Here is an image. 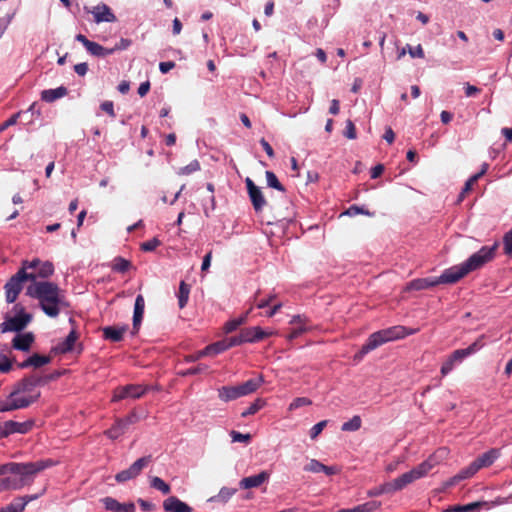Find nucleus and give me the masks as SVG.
<instances>
[{
  "label": "nucleus",
  "mask_w": 512,
  "mask_h": 512,
  "mask_svg": "<svg viewBox=\"0 0 512 512\" xmlns=\"http://www.w3.org/2000/svg\"><path fill=\"white\" fill-rule=\"evenodd\" d=\"M483 337H479L475 342H473L471 345H469L465 349H457L453 351L450 356L453 361H455L456 364L461 363L465 358L469 357L470 355L474 354L478 350H480L484 343H483Z\"/></svg>",
  "instance_id": "20"
},
{
  "label": "nucleus",
  "mask_w": 512,
  "mask_h": 512,
  "mask_svg": "<svg viewBox=\"0 0 512 512\" xmlns=\"http://www.w3.org/2000/svg\"><path fill=\"white\" fill-rule=\"evenodd\" d=\"M205 349L208 355H216L228 350L224 339L206 346Z\"/></svg>",
  "instance_id": "42"
},
{
  "label": "nucleus",
  "mask_w": 512,
  "mask_h": 512,
  "mask_svg": "<svg viewBox=\"0 0 512 512\" xmlns=\"http://www.w3.org/2000/svg\"><path fill=\"white\" fill-rule=\"evenodd\" d=\"M131 44L132 41L130 39L121 38L118 43H116L113 47L109 48V50H111V55L116 51L126 50Z\"/></svg>",
  "instance_id": "57"
},
{
  "label": "nucleus",
  "mask_w": 512,
  "mask_h": 512,
  "mask_svg": "<svg viewBox=\"0 0 512 512\" xmlns=\"http://www.w3.org/2000/svg\"><path fill=\"white\" fill-rule=\"evenodd\" d=\"M469 274L468 269L461 263L459 265L452 266L437 277L439 284H454Z\"/></svg>",
  "instance_id": "13"
},
{
  "label": "nucleus",
  "mask_w": 512,
  "mask_h": 512,
  "mask_svg": "<svg viewBox=\"0 0 512 512\" xmlns=\"http://www.w3.org/2000/svg\"><path fill=\"white\" fill-rule=\"evenodd\" d=\"M436 285H439L438 278L437 277H427V278H419L412 280L409 285L408 289L410 290H424L431 287H434Z\"/></svg>",
  "instance_id": "31"
},
{
  "label": "nucleus",
  "mask_w": 512,
  "mask_h": 512,
  "mask_svg": "<svg viewBox=\"0 0 512 512\" xmlns=\"http://www.w3.org/2000/svg\"><path fill=\"white\" fill-rule=\"evenodd\" d=\"M208 370V366L205 364H199L195 367H191L189 369H186L184 371L179 372V375L181 376H189V375H196L199 373L206 372Z\"/></svg>",
  "instance_id": "49"
},
{
  "label": "nucleus",
  "mask_w": 512,
  "mask_h": 512,
  "mask_svg": "<svg viewBox=\"0 0 512 512\" xmlns=\"http://www.w3.org/2000/svg\"><path fill=\"white\" fill-rule=\"evenodd\" d=\"M147 391V388L139 384H129L117 387L114 390L112 401H120L126 398L138 399Z\"/></svg>",
  "instance_id": "12"
},
{
  "label": "nucleus",
  "mask_w": 512,
  "mask_h": 512,
  "mask_svg": "<svg viewBox=\"0 0 512 512\" xmlns=\"http://www.w3.org/2000/svg\"><path fill=\"white\" fill-rule=\"evenodd\" d=\"M304 471L312 473L323 472L326 475H335L339 472L337 466H326L316 459H311L305 466Z\"/></svg>",
  "instance_id": "24"
},
{
  "label": "nucleus",
  "mask_w": 512,
  "mask_h": 512,
  "mask_svg": "<svg viewBox=\"0 0 512 512\" xmlns=\"http://www.w3.org/2000/svg\"><path fill=\"white\" fill-rule=\"evenodd\" d=\"M75 39L82 43L86 50L93 56L106 57L111 55V50H109V48L103 47L100 44L87 39L83 34H77Z\"/></svg>",
  "instance_id": "17"
},
{
  "label": "nucleus",
  "mask_w": 512,
  "mask_h": 512,
  "mask_svg": "<svg viewBox=\"0 0 512 512\" xmlns=\"http://www.w3.org/2000/svg\"><path fill=\"white\" fill-rule=\"evenodd\" d=\"M246 319H247V316L243 315L238 318L229 320L224 325V331L226 333H231V332L235 331L239 326H241L242 324H244L246 322Z\"/></svg>",
  "instance_id": "41"
},
{
  "label": "nucleus",
  "mask_w": 512,
  "mask_h": 512,
  "mask_svg": "<svg viewBox=\"0 0 512 512\" xmlns=\"http://www.w3.org/2000/svg\"><path fill=\"white\" fill-rule=\"evenodd\" d=\"M479 180L478 176L474 174L471 176L465 183L461 193L458 196V202H462L466 196L467 193H469L472 190L473 185Z\"/></svg>",
  "instance_id": "44"
},
{
  "label": "nucleus",
  "mask_w": 512,
  "mask_h": 512,
  "mask_svg": "<svg viewBox=\"0 0 512 512\" xmlns=\"http://www.w3.org/2000/svg\"><path fill=\"white\" fill-rule=\"evenodd\" d=\"M8 464L18 467L14 469L15 471H7L4 475H0V493L20 490L30 485L36 474L52 466L53 461L48 459L27 463L9 462Z\"/></svg>",
  "instance_id": "2"
},
{
  "label": "nucleus",
  "mask_w": 512,
  "mask_h": 512,
  "mask_svg": "<svg viewBox=\"0 0 512 512\" xmlns=\"http://www.w3.org/2000/svg\"><path fill=\"white\" fill-rule=\"evenodd\" d=\"M34 420H27L24 422H17L8 420L0 424V438H6L11 434L19 433L26 434L32 430Z\"/></svg>",
  "instance_id": "10"
},
{
  "label": "nucleus",
  "mask_w": 512,
  "mask_h": 512,
  "mask_svg": "<svg viewBox=\"0 0 512 512\" xmlns=\"http://www.w3.org/2000/svg\"><path fill=\"white\" fill-rule=\"evenodd\" d=\"M32 363L33 367L39 368L43 365H46L50 363L51 358L49 356L39 355V354H33L32 355Z\"/></svg>",
  "instance_id": "55"
},
{
  "label": "nucleus",
  "mask_w": 512,
  "mask_h": 512,
  "mask_svg": "<svg viewBox=\"0 0 512 512\" xmlns=\"http://www.w3.org/2000/svg\"><path fill=\"white\" fill-rule=\"evenodd\" d=\"M266 405V401L262 398H257L254 400L250 406L241 413L242 417H248L250 415L256 414L260 409H262Z\"/></svg>",
  "instance_id": "36"
},
{
  "label": "nucleus",
  "mask_w": 512,
  "mask_h": 512,
  "mask_svg": "<svg viewBox=\"0 0 512 512\" xmlns=\"http://www.w3.org/2000/svg\"><path fill=\"white\" fill-rule=\"evenodd\" d=\"M160 245L161 241L158 238L154 237L148 241L143 242L141 244V250L145 252H152Z\"/></svg>",
  "instance_id": "51"
},
{
  "label": "nucleus",
  "mask_w": 512,
  "mask_h": 512,
  "mask_svg": "<svg viewBox=\"0 0 512 512\" xmlns=\"http://www.w3.org/2000/svg\"><path fill=\"white\" fill-rule=\"evenodd\" d=\"M12 362L2 353H0V372L7 373L11 370Z\"/></svg>",
  "instance_id": "60"
},
{
  "label": "nucleus",
  "mask_w": 512,
  "mask_h": 512,
  "mask_svg": "<svg viewBox=\"0 0 512 512\" xmlns=\"http://www.w3.org/2000/svg\"><path fill=\"white\" fill-rule=\"evenodd\" d=\"M407 47H408V53L410 54V56L412 58H424V56H425L424 50L420 44L417 45L415 48H413L409 45H407Z\"/></svg>",
  "instance_id": "61"
},
{
  "label": "nucleus",
  "mask_w": 512,
  "mask_h": 512,
  "mask_svg": "<svg viewBox=\"0 0 512 512\" xmlns=\"http://www.w3.org/2000/svg\"><path fill=\"white\" fill-rule=\"evenodd\" d=\"M166 512H192V508L176 496H170L163 501Z\"/></svg>",
  "instance_id": "23"
},
{
  "label": "nucleus",
  "mask_w": 512,
  "mask_h": 512,
  "mask_svg": "<svg viewBox=\"0 0 512 512\" xmlns=\"http://www.w3.org/2000/svg\"><path fill=\"white\" fill-rule=\"evenodd\" d=\"M327 423H328L327 420H322V421L318 422L317 424H315L310 429V438L316 439L318 437V435L323 431V429L327 426Z\"/></svg>",
  "instance_id": "56"
},
{
  "label": "nucleus",
  "mask_w": 512,
  "mask_h": 512,
  "mask_svg": "<svg viewBox=\"0 0 512 512\" xmlns=\"http://www.w3.org/2000/svg\"><path fill=\"white\" fill-rule=\"evenodd\" d=\"M484 502H472L466 505H455L449 508L448 512H470L482 507Z\"/></svg>",
  "instance_id": "37"
},
{
  "label": "nucleus",
  "mask_w": 512,
  "mask_h": 512,
  "mask_svg": "<svg viewBox=\"0 0 512 512\" xmlns=\"http://www.w3.org/2000/svg\"><path fill=\"white\" fill-rule=\"evenodd\" d=\"M77 339V332L75 330H71L68 336L53 348V351L59 354H66L73 350V347Z\"/></svg>",
  "instance_id": "30"
},
{
  "label": "nucleus",
  "mask_w": 512,
  "mask_h": 512,
  "mask_svg": "<svg viewBox=\"0 0 512 512\" xmlns=\"http://www.w3.org/2000/svg\"><path fill=\"white\" fill-rule=\"evenodd\" d=\"M150 486L167 495L171 492L170 486L158 476H154L150 480Z\"/></svg>",
  "instance_id": "38"
},
{
  "label": "nucleus",
  "mask_w": 512,
  "mask_h": 512,
  "mask_svg": "<svg viewBox=\"0 0 512 512\" xmlns=\"http://www.w3.org/2000/svg\"><path fill=\"white\" fill-rule=\"evenodd\" d=\"M455 365V361H453L451 356L449 355L448 358L443 362L440 369L442 377L448 375L454 369Z\"/></svg>",
  "instance_id": "54"
},
{
  "label": "nucleus",
  "mask_w": 512,
  "mask_h": 512,
  "mask_svg": "<svg viewBox=\"0 0 512 512\" xmlns=\"http://www.w3.org/2000/svg\"><path fill=\"white\" fill-rule=\"evenodd\" d=\"M40 397V392L35 394L34 396L29 397H17L12 396V392L10 393L8 399L6 401L0 402V412H8L21 408H26L30 406L32 403L37 401Z\"/></svg>",
  "instance_id": "11"
},
{
  "label": "nucleus",
  "mask_w": 512,
  "mask_h": 512,
  "mask_svg": "<svg viewBox=\"0 0 512 512\" xmlns=\"http://www.w3.org/2000/svg\"><path fill=\"white\" fill-rule=\"evenodd\" d=\"M235 488H228L223 487L220 489L218 495L213 496L209 499V501H221V502H227L235 493Z\"/></svg>",
  "instance_id": "39"
},
{
  "label": "nucleus",
  "mask_w": 512,
  "mask_h": 512,
  "mask_svg": "<svg viewBox=\"0 0 512 512\" xmlns=\"http://www.w3.org/2000/svg\"><path fill=\"white\" fill-rule=\"evenodd\" d=\"M128 328V325L103 327V339L115 343L120 342L123 340L125 333L128 331Z\"/></svg>",
  "instance_id": "21"
},
{
  "label": "nucleus",
  "mask_w": 512,
  "mask_h": 512,
  "mask_svg": "<svg viewBox=\"0 0 512 512\" xmlns=\"http://www.w3.org/2000/svg\"><path fill=\"white\" fill-rule=\"evenodd\" d=\"M151 462V455L137 459L134 463L130 465L129 468L122 470L115 475L116 481L122 483L136 478L138 475L141 474L142 470L146 468Z\"/></svg>",
  "instance_id": "9"
},
{
  "label": "nucleus",
  "mask_w": 512,
  "mask_h": 512,
  "mask_svg": "<svg viewBox=\"0 0 512 512\" xmlns=\"http://www.w3.org/2000/svg\"><path fill=\"white\" fill-rule=\"evenodd\" d=\"M29 278H33L32 275H27L21 267L5 284V297L8 303H14L19 296L23 288V283L29 281Z\"/></svg>",
  "instance_id": "8"
},
{
  "label": "nucleus",
  "mask_w": 512,
  "mask_h": 512,
  "mask_svg": "<svg viewBox=\"0 0 512 512\" xmlns=\"http://www.w3.org/2000/svg\"><path fill=\"white\" fill-rule=\"evenodd\" d=\"M503 250L508 256L512 255V228L504 234L503 237Z\"/></svg>",
  "instance_id": "50"
},
{
  "label": "nucleus",
  "mask_w": 512,
  "mask_h": 512,
  "mask_svg": "<svg viewBox=\"0 0 512 512\" xmlns=\"http://www.w3.org/2000/svg\"><path fill=\"white\" fill-rule=\"evenodd\" d=\"M189 294H190V286L184 282L181 281L179 285V291L177 294L178 297V306L180 309H183L189 300Z\"/></svg>",
  "instance_id": "34"
},
{
  "label": "nucleus",
  "mask_w": 512,
  "mask_h": 512,
  "mask_svg": "<svg viewBox=\"0 0 512 512\" xmlns=\"http://www.w3.org/2000/svg\"><path fill=\"white\" fill-rule=\"evenodd\" d=\"M25 509V502L19 497H16L10 504L6 506L7 512H23Z\"/></svg>",
  "instance_id": "46"
},
{
  "label": "nucleus",
  "mask_w": 512,
  "mask_h": 512,
  "mask_svg": "<svg viewBox=\"0 0 512 512\" xmlns=\"http://www.w3.org/2000/svg\"><path fill=\"white\" fill-rule=\"evenodd\" d=\"M134 422H135L134 415L128 416L124 419H119L115 422V424L111 428L106 430L104 432V434L108 438L115 440V439L119 438L121 435H123L125 433V431L127 430L128 426L133 424Z\"/></svg>",
  "instance_id": "18"
},
{
  "label": "nucleus",
  "mask_w": 512,
  "mask_h": 512,
  "mask_svg": "<svg viewBox=\"0 0 512 512\" xmlns=\"http://www.w3.org/2000/svg\"><path fill=\"white\" fill-rule=\"evenodd\" d=\"M416 330H408L405 326H393L372 333L367 341L362 345L361 349L355 354L354 358L361 360L367 353L375 350L379 346L398 339H402L407 335L414 334Z\"/></svg>",
  "instance_id": "3"
},
{
  "label": "nucleus",
  "mask_w": 512,
  "mask_h": 512,
  "mask_svg": "<svg viewBox=\"0 0 512 512\" xmlns=\"http://www.w3.org/2000/svg\"><path fill=\"white\" fill-rule=\"evenodd\" d=\"M477 472H478L477 469L475 468L473 463H471L468 467L462 469L459 473H457V476H458L459 480L462 481V480L472 477Z\"/></svg>",
  "instance_id": "52"
},
{
  "label": "nucleus",
  "mask_w": 512,
  "mask_h": 512,
  "mask_svg": "<svg viewBox=\"0 0 512 512\" xmlns=\"http://www.w3.org/2000/svg\"><path fill=\"white\" fill-rule=\"evenodd\" d=\"M91 13L94 15V20L96 23L116 21V16L113 14L110 7L104 3L95 6Z\"/></svg>",
  "instance_id": "22"
},
{
  "label": "nucleus",
  "mask_w": 512,
  "mask_h": 512,
  "mask_svg": "<svg viewBox=\"0 0 512 512\" xmlns=\"http://www.w3.org/2000/svg\"><path fill=\"white\" fill-rule=\"evenodd\" d=\"M263 383V376L259 375L256 378L249 379L236 386H222L218 389V397L224 402L236 400L240 397L254 393Z\"/></svg>",
  "instance_id": "4"
},
{
  "label": "nucleus",
  "mask_w": 512,
  "mask_h": 512,
  "mask_svg": "<svg viewBox=\"0 0 512 512\" xmlns=\"http://www.w3.org/2000/svg\"><path fill=\"white\" fill-rule=\"evenodd\" d=\"M358 214H364L367 216H371L372 213L369 211L364 210L362 207H359L357 205L350 206L345 212H343L341 215H347V216H356Z\"/></svg>",
  "instance_id": "53"
},
{
  "label": "nucleus",
  "mask_w": 512,
  "mask_h": 512,
  "mask_svg": "<svg viewBox=\"0 0 512 512\" xmlns=\"http://www.w3.org/2000/svg\"><path fill=\"white\" fill-rule=\"evenodd\" d=\"M438 464L437 454L431 455L427 460L420 463L418 466L413 468V472L417 479H420L428 474Z\"/></svg>",
  "instance_id": "29"
},
{
  "label": "nucleus",
  "mask_w": 512,
  "mask_h": 512,
  "mask_svg": "<svg viewBox=\"0 0 512 512\" xmlns=\"http://www.w3.org/2000/svg\"><path fill=\"white\" fill-rule=\"evenodd\" d=\"M111 268L115 272L126 273L129 269L132 268V263L121 256H117L113 259Z\"/></svg>",
  "instance_id": "33"
},
{
  "label": "nucleus",
  "mask_w": 512,
  "mask_h": 512,
  "mask_svg": "<svg viewBox=\"0 0 512 512\" xmlns=\"http://www.w3.org/2000/svg\"><path fill=\"white\" fill-rule=\"evenodd\" d=\"M68 93V90L64 86H60L56 89H47L43 90L41 92V100L51 103L54 102L57 99H60L64 96H66Z\"/></svg>",
  "instance_id": "32"
},
{
  "label": "nucleus",
  "mask_w": 512,
  "mask_h": 512,
  "mask_svg": "<svg viewBox=\"0 0 512 512\" xmlns=\"http://www.w3.org/2000/svg\"><path fill=\"white\" fill-rule=\"evenodd\" d=\"M101 502L103 503L106 510L119 512L120 503L116 499L112 497H105L101 499Z\"/></svg>",
  "instance_id": "47"
},
{
  "label": "nucleus",
  "mask_w": 512,
  "mask_h": 512,
  "mask_svg": "<svg viewBox=\"0 0 512 512\" xmlns=\"http://www.w3.org/2000/svg\"><path fill=\"white\" fill-rule=\"evenodd\" d=\"M200 170V163L198 160L191 161L188 165L182 167L179 169L178 174L179 175H189L191 173H194L196 171Z\"/></svg>",
  "instance_id": "45"
},
{
  "label": "nucleus",
  "mask_w": 512,
  "mask_h": 512,
  "mask_svg": "<svg viewBox=\"0 0 512 512\" xmlns=\"http://www.w3.org/2000/svg\"><path fill=\"white\" fill-rule=\"evenodd\" d=\"M34 342V335L32 332L17 334L12 340V347L16 350L27 352L30 350Z\"/></svg>",
  "instance_id": "25"
},
{
  "label": "nucleus",
  "mask_w": 512,
  "mask_h": 512,
  "mask_svg": "<svg viewBox=\"0 0 512 512\" xmlns=\"http://www.w3.org/2000/svg\"><path fill=\"white\" fill-rule=\"evenodd\" d=\"M14 311L16 312L15 316H6L4 322L0 324L1 333H19L22 330H24L27 327V325L32 321V315L25 312V308L22 305L16 304L14 306Z\"/></svg>",
  "instance_id": "5"
},
{
  "label": "nucleus",
  "mask_w": 512,
  "mask_h": 512,
  "mask_svg": "<svg viewBox=\"0 0 512 512\" xmlns=\"http://www.w3.org/2000/svg\"><path fill=\"white\" fill-rule=\"evenodd\" d=\"M243 343H254L265 339L270 336L271 332L264 331L259 326L244 328L240 331Z\"/></svg>",
  "instance_id": "19"
},
{
  "label": "nucleus",
  "mask_w": 512,
  "mask_h": 512,
  "mask_svg": "<svg viewBox=\"0 0 512 512\" xmlns=\"http://www.w3.org/2000/svg\"><path fill=\"white\" fill-rule=\"evenodd\" d=\"M224 340L226 343V347L228 349L232 348L234 346H239V345L243 344L240 333H239V335L231 336V337L225 338Z\"/></svg>",
  "instance_id": "62"
},
{
  "label": "nucleus",
  "mask_w": 512,
  "mask_h": 512,
  "mask_svg": "<svg viewBox=\"0 0 512 512\" xmlns=\"http://www.w3.org/2000/svg\"><path fill=\"white\" fill-rule=\"evenodd\" d=\"M499 453L496 449H491L482 455L478 456L472 463L479 471L481 468L489 467L498 458Z\"/></svg>",
  "instance_id": "28"
},
{
  "label": "nucleus",
  "mask_w": 512,
  "mask_h": 512,
  "mask_svg": "<svg viewBox=\"0 0 512 512\" xmlns=\"http://www.w3.org/2000/svg\"><path fill=\"white\" fill-rule=\"evenodd\" d=\"M21 268L27 272V275H32L33 278H29L32 283L38 282L37 278L47 279L54 273V265L50 261H42L39 258L33 260H23L21 262Z\"/></svg>",
  "instance_id": "6"
},
{
  "label": "nucleus",
  "mask_w": 512,
  "mask_h": 512,
  "mask_svg": "<svg viewBox=\"0 0 512 512\" xmlns=\"http://www.w3.org/2000/svg\"><path fill=\"white\" fill-rule=\"evenodd\" d=\"M230 436L232 438V441L233 442H244V443H248L251 439V435L250 434H242L238 431H231L230 433Z\"/></svg>",
  "instance_id": "58"
},
{
  "label": "nucleus",
  "mask_w": 512,
  "mask_h": 512,
  "mask_svg": "<svg viewBox=\"0 0 512 512\" xmlns=\"http://www.w3.org/2000/svg\"><path fill=\"white\" fill-rule=\"evenodd\" d=\"M245 183L254 210L256 212L262 211L264 206L267 204L262 191L249 177L246 178Z\"/></svg>",
  "instance_id": "15"
},
{
  "label": "nucleus",
  "mask_w": 512,
  "mask_h": 512,
  "mask_svg": "<svg viewBox=\"0 0 512 512\" xmlns=\"http://www.w3.org/2000/svg\"><path fill=\"white\" fill-rule=\"evenodd\" d=\"M308 329L301 325L300 327L294 328L288 335L289 340H293L298 338L300 335H302L304 332H306Z\"/></svg>",
  "instance_id": "64"
},
{
  "label": "nucleus",
  "mask_w": 512,
  "mask_h": 512,
  "mask_svg": "<svg viewBox=\"0 0 512 512\" xmlns=\"http://www.w3.org/2000/svg\"><path fill=\"white\" fill-rule=\"evenodd\" d=\"M269 478V473L266 471H262L257 475H252L249 477L243 478L239 486L242 489H251L261 486L266 480Z\"/></svg>",
  "instance_id": "26"
},
{
  "label": "nucleus",
  "mask_w": 512,
  "mask_h": 512,
  "mask_svg": "<svg viewBox=\"0 0 512 512\" xmlns=\"http://www.w3.org/2000/svg\"><path fill=\"white\" fill-rule=\"evenodd\" d=\"M344 135L348 139H355L356 136H357L356 135L355 125H354V123L351 120H347L346 121V127H345V131H344Z\"/></svg>",
  "instance_id": "59"
},
{
  "label": "nucleus",
  "mask_w": 512,
  "mask_h": 512,
  "mask_svg": "<svg viewBox=\"0 0 512 512\" xmlns=\"http://www.w3.org/2000/svg\"><path fill=\"white\" fill-rule=\"evenodd\" d=\"M144 308H145L144 297L141 294H139L135 299L132 334H136L139 330L140 324L143 319Z\"/></svg>",
  "instance_id": "27"
},
{
  "label": "nucleus",
  "mask_w": 512,
  "mask_h": 512,
  "mask_svg": "<svg viewBox=\"0 0 512 512\" xmlns=\"http://www.w3.org/2000/svg\"><path fill=\"white\" fill-rule=\"evenodd\" d=\"M100 108L101 110H103L104 112H106L109 116L111 117H115V112H114V104L112 101H104L101 105H100Z\"/></svg>",
  "instance_id": "63"
},
{
  "label": "nucleus",
  "mask_w": 512,
  "mask_h": 512,
  "mask_svg": "<svg viewBox=\"0 0 512 512\" xmlns=\"http://www.w3.org/2000/svg\"><path fill=\"white\" fill-rule=\"evenodd\" d=\"M312 404V401L307 397H297L295 398L289 405V410L293 411L302 406H309Z\"/></svg>",
  "instance_id": "48"
},
{
  "label": "nucleus",
  "mask_w": 512,
  "mask_h": 512,
  "mask_svg": "<svg viewBox=\"0 0 512 512\" xmlns=\"http://www.w3.org/2000/svg\"><path fill=\"white\" fill-rule=\"evenodd\" d=\"M49 379V377H41L37 375L25 377L16 384L15 389L12 391V396H16L20 393L31 392L35 387L45 384Z\"/></svg>",
  "instance_id": "14"
},
{
  "label": "nucleus",
  "mask_w": 512,
  "mask_h": 512,
  "mask_svg": "<svg viewBox=\"0 0 512 512\" xmlns=\"http://www.w3.org/2000/svg\"><path fill=\"white\" fill-rule=\"evenodd\" d=\"M380 507L377 501H369L351 509H342V512H373Z\"/></svg>",
  "instance_id": "35"
},
{
  "label": "nucleus",
  "mask_w": 512,
  "mask_h": 512,
  "mask_svg": "<svg viewBox=\"0 0 512 512\" xmlns=\"http://www.w3.org/2000/svg\"><path fill=\"white\" fill-rule=\"evenodd\" d=\"M499 244L495 242L491 246H483L480 250L472 254L464 263L469 273L480 269L486 263L492 261L496 255Z\"/></svg>",
  "instance_id": "7"
},
{
  "label": "nucleus",
  "mask_w": 512,
  "mask_h": 512,
  "mask_svg": "<svg viewBox=\"0 0 512 512\" xmlns=\"http://www.w3.org/2000/svg\"><path fill=\"white\" fill-rule=\"evenodd\" d=\"M26 295L37 299L42 311L51 318H56L61 309L68 306L64 291L54 282L31 283L26 289Z\"/></svg>",
  "instance_id": "1"
},
{
  "label": "nucleus",
  "mask_w": 512,
  "mask_h": 512,
  "mask_svg": "<svg viewBox=\"0 0 512 512\" xmlns=\"http://www.w3.org/2000/svg\"><path fill=\"white\" fill-rule=\"evenodd\" d=\"M266 179L269 187H272L281 192L285 191L284 186L280 183L277 176L272 171H266Z\"/></svg>",
  "instance_id": "43"
},
{
  "label": "nucleus",
  "mask_w": 512,
  "mask_h": 512,
  "mask_svg": "<svg viewBox=\"0 0 512 512\" xmlns=\"http://www.w3.org/2000/svg\"><path fill=\"white\" fill-rule=\"evenodd\" d=\"M362 420L360 416L355 415L353 416L349 421L344 422L342 424L341 430L342 431H357L361 428Z\"/></svg>",
  "instance_id": "40"
},
{
  "label": "nucleus",
  "mask_w": 512,
  "mask_h": 512,
  "mask_svg": "<svg viewBox=\"0 0 512 512\" xmlns=\"http://www.w3.org/2000/svg\"><path fill=\"white\" fill-rule=\"evenodd\" d=\"M415 480H417V478L413 470H410L406 473H403L394 480L383 484L382 492H395L402 490L404 487H406L408 484L412 483Z\"/></svg>",
  "instance_id": "16"
}]
</instances>
